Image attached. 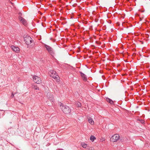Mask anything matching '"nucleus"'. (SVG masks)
Here are the masks:
<instances>
[{"mask_svg":"<svg viewBox=\"0 0 150 150\" xmlns=\"http://www.w3.org/2000/svg\"><path fill=\"white\" fill-rule=\"evenodd\" d=\"M24 40L27 45L30 44L33 41L32 38L29 36L24 38Z\"/></svg>","mask_w":150,"mask_h":150,"instance_id":"obj_3","label":"nucleus"},{"mask_svg":"<svg viewBox=\"0 0 150 150\" xmlns=\"http://www.w3.org/2000/svg\"><path fill=\"white\" fill-rule=\"evenodd\" d=\"M35 89H36V90H37V89H38H38H39L38 88H35Z\"/></svg>","mask_w":150,"mask_h":150,"instance_id":"obj_18","label":"nucleus"},{"mask_svg":"<svg viewBox=\"0 0 150 150\" xmlns=\"http://www.w3.org/2000/svg\"><path fill=\"white\" fill-rule=\"evenodd\" d=\"M120 139V136L118 134H115L112 136L110 138L111 141L115 142H117Z\"/></svg>","mask_w":150,"mask_h":150,"instance_id":"obj_4","label":"nucleus"},{"mask_svg":"<svg viewBox=\"0 0 150 150\" xmlns=\"http://www.w3.org/2000/svg\"><path fill=\"white\" fill-rule=\"evenodd\" d=\"M91 150H94L93 148H91Z\"/></svg>","mask_w":150,"mask_h":150,"instance_id":"obj_17","label":"nucleus"},{"mask_svg":"<svg viewBox=\"0 0 150 150\" xmlns=\"http://www.w3.org/2000/svg\"><path fill=\"white\" fill-rule=\"evenodd\" d=\"M106 100L109 103L111 104H112L113 103V101L110 99L107 98L106 99Z\"/></svg>","mask_w":150,"mask_h":150,"instance_id":"obj_12","label":"nucleus"},{"mask_svg":"<svg viewBox=\"0 0 150 150\" xmlns=\"http://www.w3.org/2000/svg\"><path fill=\"white\" fill-rule=\"evenodd\" d=\"M45 47L50 54L52 55L54 54L53 49L51 47L47 45H45Z\"/></svg>","mask_w":150,"mask_h":150,"instance_id":"obj_6","label":"nucleus"},{"mask_svg":"<svg viewBox=\"0 0 150 150\" xmlns=\"http://www.w3.org/2000/svg\"><path fill=\"white\" fill-rule=\"evenodd\" d=\"M11 48L12 49L13 51L17 53H18L19 52V48L17 47L14 45H12L11 46Z\"/></svg>","mask_w":150,"mask_h":150,"instance_id":"obj_8","label":"nucleus"},{"mask_svg":"<svg viewBox=\"0 0 150 150\" xmlns=\"http://www.w3.org/2000/svg\"><path fill=\"white\" fill-rule=\"evenodd\" d=\"M80 73L83 80L84 81H86L87 80V78L86 76L84 74L82 73L80 71Z\"/></svg>","mask_w":150,"mask_h":150,"instance_id":"obj_11","label":"nucleus"},{"mask_svg":"<svg viewBox=\"0 0 150 150\" xmlns=\"http://www.w3.org/2000/svg\"><path fill=\"white\" fill-rule=\"evenodd\" d=\"M76 105L77 107H80L81 106V104L79 102H77L76 103Z\"/></svg>","mask_w":150,"mask_h":150,"instance_id":"obj_15","label":"nucleus"},{"mask_svg":"<svg viewBox=\"0 0 150 150\" xmlns=\"http://www.w3.org/2000/svg\"><path fill=\"white\" fill-rule=\"evenodd\" d=\"M87 119L88 122L91 125H93L94 124V122L92 117L90 116H88Z\"/></svg>","mask_w":150,"mask_h":150,"instance_id":"obj_10","label":"nucleus"},{"mask_svg":"<svg viewBox=\"0 0 150 150\" xmlns=\"http://www.w3.org/2000/svg\"><path fill=\"white\" fill-rule=\"evenodd\" d=\"M19 20L24 25L27 24L26 21L22 17H20L19 18Z\"/></svg>","mask_w":150,"mask_h":150,"instance_id":"obj_9","label":"nucleus"},{"mask_svg":"<svg viewBox=\"0 0 150 150\" xmlns=\"http://www.w3.org/2000/svg\"><path fill=\"white\" fill-rule=\"evenodd\" d=\"M60 108L64 113L67 114L70 112L71 110L68 106L66 105H64L62 103H60Z\"/></svg>","mask_w":150,"mask_h":150,"instance_id":"obj_1","label":"nucleus"},{"mask_svg":"<svg viewBox=\"0 0 150 150\" xmlns=\"http://www.w3.org/2000/svg\"><path fill=\"white\" fill-rule=\"evenodd\" d=\"M81 145L82 147L84 148H86L87 146V145L84 143H81Z\"/></svg>","mask_w":150,"mask_h":150,"instance_id":"obj_14","label":"nucleus"},{"mask_svg":"<svg viewBox=\"0 0 150 150\" xmlns=\"http://www.w3.org/2000/svg\"><path fill=\"white\" fill-rule=\"evenodd\" d=\"M33 79L34 81L37 84L40 83L42 81L40 78L36 76H34L33 77Z\"/></svg>","mask_w":150,"mask_h":150,"instance_id":"obj_5","label":"nucleus"},{"mask_svg":"<svg viewBox=\"0 0 150 150\" xmlns=\"http://www.w3.org/2000/svg\"><path fill=\"white\" fill-rule=\"evenodd\" d=\"M14 96V94L12 93L11 97L13 98Z\"/></svg>","mask_w":150,"mask_h":150,"instance_id":"obj_16","label":"nucleus"},{"mask_svg":"<svg viewBox=\"0 0 150 150\" xmlns=\"http://www.w3.org/2000/svg\"><path fill=\"white\" fill-rule=\"evenodd\" d=\"M90 140L92 142L94 141L95 139H96L95 137L93 135H91L90 137Z\"/></svg>","mask_w":150,"mask_h":150,"instance_id":"obj_13","label":"nucleus"},{"mask_svg":"<svg viewBox=\"0 0 150 150\" xmlns=\"http://www.w3.org/2000/svg\"><path fill=\"white\" fill-rule=\"evenodd\" d=\"M49 74L51 77L54 79H57L59 77L56 71L53 70H50L49 72Z\"/></svg>","mask_w":150,"mask_h":150,"instance_id":"obj_2","label":"nucleus"},{"mask_svg":"<svg viewBox=\"0 0 150 150\" xmlns=\"http://www.w3.org/2000/svg\"><path fill=\"white\" fill-rule=\"evenodd\" d=\"M47 98L50 100L51 102H53V97L52 93H48L47 94Z\"/></svg>","mask_w":150,"mask_h":150,"instance_id":"obj_7","label":"nucleus"}]
</instances>
